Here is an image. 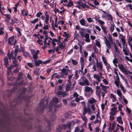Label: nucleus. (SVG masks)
Instances as JSON below:
<instances>
[{
    "label": "nucleus",
    "instance_id": "nucleus-39",
    "mask_svg": "<svg viewBox=\"0 0 132 132\" xmlns=\"http://www.w3.org/2000/svg\"><path fill=\"white\" fill-rule=\"evenodd\" d=\"M100 86L102 87L101 89H107L108 87V86H106L103 85L101 83L100 84Z\"/></svg>",
    "mask_w": 132,
    "mask_h": 132
},
{
    "label": "nucleus",
    "instance_id": "nucleus-59",
    "mask_svg": "<svg viewBox=\"0 0 132 132\" xmlns=\"http://www.w3.org/2000/svg\"><path fill=\"white\" fill-rule=\"evenodd\" d=\"M39 69H37L35 70V73L36 75H38V74Z\"/></svg>",
    "mask_w": 132,
    "mask_h": 132
},
{
    "label": "nucleus",
    "instance_id": "nucleus-45",
    "mask_svg": "<svg viewBox=\"0 0 132 132\" xmlns=\"http://www.w3.org/2000/svg\"><path fill=\"white\" fill-rule=\"evenodd\" d=\"M38 20V19H36L34 20L33 21H31V22L33 24L37 22Z\"/></svg>",
    "mask_w": 132,
    "mask_h": 132
},
{
    "label": "nucleus",
    "instance_id": "nucleus-57",
    "mask_svg": "<svg viewBox=\"0 0 132 132\" xmlns=\"http://www.w3.org/2000/svg\"><path fill=\"white\" fill-rule=\"evenodd\" d=\"M117 109V108L116 107H114L113 108H112L111 110L112 111L111 112L116 111V110Z\"/></svg>",
    "mask_w": 132,
    "mask_h": 132
},
{
    "label": "nucleus",
    "instance_id": "nucleus-44",
    "mask_svg": "<svg viewBox=\"0 0 132 132\" xmlns=\"http://www.w3.org/2000/svg\"><path fill=\"white\" fill-rule=\"evenodd\" d=\"M80 60V62L81 65H84V61L83 58H82V57H81Z\"/></svg>",
    "mask_w": 132,
    "mask_h": 132
},
{
    "label": "nucleus",
    "instance_id": "nucleus-7",
    "mask_svg": "<svg viewBox=\"0 0 132 132\" xmlns=\"http://www.w3.org/2000/svg\"><path fill=\"white\" fill-rule=\"evenodd\" d=\"M58 101V99L57 98H54L50 104L49 108L51 109V106H52V105L54 104V103H56Z\"/></svg>",
    "mask_w": 132,
    "mask_h": 132
},
{
    "label": "nucleus",
    "instance_id": "nucleus-56",
    "mask_svg": "<svg viewBox=\"0 0 132 132\" xmlns=\"http://www.w3.org/2000/svg\"><path fill=\"white\" fill-rule=\"evenodd\" d=\"M103 81L106 85H108V81L106 79H103Z\"/></svg>",
    "mask_w": 132,
    "mask_h": 132
},
{
    "label": "nucleus",
    "instance_id": "nucleus-25",
    "mask_svg": "<svg viewBox=\"0 0 132 132\" xmlns=\"http://www.w3.org/2000/svg\"><path fill=\"white\" fill-rule=\"evenodd\" d=\"M68 0H61V3L64 6H66L67 5Z\"/></svg>",
    "mask_w": 132,
    "mask_h": 132
},
{
    "label": "nucleus",
    "instance_id": "nucleus-51",
    "mask_svg": "<svg viewBox=\"0 0 132 132\" xmlns=\"http://www.w3.org/2000/svg\"><path fill=\"white\" fill-rule=\"evenodd\" d=\"M113 62L114 64H116L118 62V61L117 59L116 58H115L113 61Z\"/></svg>",
    "mask_w": 132,
    "mask_h": 132
},
{
    "label": "nucleus",
    "instance_id": "nucleus-36",
    "mask_svg": "<svg viewBox=\"0 0 132 132\" xmlns=\"http://www.w3.org/2000/svg\"><path fill=\"white\" fill-rule=\"evenodd\" d=\"M102 59L103 61L104 62V63L105 66H106L107 65V61L106 60V59L104 56H102Z\"/></svg>",
    "mask_w": 132,
    "mask_h": 132
},
{
    "label": "nucleus",
    "instance_id": "nucleus-1",
    "mask_svg": "<svg viewBox=\"0 0 132 132\" xmlns=\"http://www.w3.org/2000/svg\"><path fill=\"white\" fill-rule=\"evenodd\" d=\"M18 52H15V51L13 54V52L12 51L11 52V54H8V55L9 57V59L10 60L11 58L12 59V60H13V65H11V67H10L9 68V69H10V68L12 67H12H15L18 66V65L16 63V61L15 59V57H16L17 55V53Z\"/></svg>",
    "mask_w": 132,
    "mask_h": 132
},
{
    "label": "nucleus",
    "instance_id": "nucleus-35",
    "mask_svg": "<svg viewBox=\"0 0 132 132\" xmlns=\"http://www.w3.org/2000/svg\"><path fill=\"white\" fill-rule=\"evenodd\" d=\"M100 86H97L96 88L95 89L96 90V93H97L98 94H99V93H98L99 91V90L101 89H100Z\"/></svg>",
    "mask_w": 132,
    "mask_h": 132
},
{
    "label": "nucleus",
    "instance_id": "nucleus-31",
    "mask_svg": "<svg viewBox=\"0 0 132 132\" xmlns=\"http://www.w3.org/2000/svg\"><path fill=\"white\" fill-rule=\"evenodd\" d=\"M81 24L82 26H85L86 24V21L83 19H82L80 21Z\"/></svg>",
    "mask_w": 132,
    "mask_h": 132
},
{
    "label": "nucleus",
    "instance_id": "nucleus-20",
    "mask_svg": "<svg viewBox=\"0 0 132 132\" xmlns=\"http://www.w3.org/2000/svg\"><path fill=\"white\" fill-rule=\"evenodd\" d=\"M35 64L36 66H38L40 64L43 63V62L41 60H35Z\"/></svg>",
    "mask_w": 132,
    "mask_h": 132
},
{
    "label": "nucleus",
    "instance_id": "nucleus-53",
    "mask_svg": "<svg viewBox=\"0 0 132 132\" xmlns=\"http://www.w3.org/2000/svg\"><path fill=\"white\" fill-rule=\"evenodd\" d=\"M98 21V22L101 25H103L104 24V22L103 21H102V20H99Z\"/></svg>",
    "mask_w": 132,
    "mask_h": 132
},
{
    "label": "nucleus",
    "instance_id": "nucleus-16",
    "mask_svg": "<svg viewBox=\"0 0 132 132\" xmlns=\"http://www.w3.org/2000/svg\"><path fill=\"white\" fill-rule=\"evenodd\" d=\"M57 95L59 96H64L66 95V94L65 92H59L57 93Z\"/></svg>",
    "mask_w": 132,
    "mask_h": 132
},
{
    "label": "nucleus",
    "instance_id": "nucleus-15",
    "mask_svg": "<svg viewBox=\"0 0 132 132\" xmlns=\"http://www.w3.org/2000/svg\"><path fill=\"white\" fill-rule=\"evenodd\" d=\"M4 62L5 63V66L6 67H7V66L8 65V58L7 57L5 58L4 59ZM11 67V66H10V67ZM7 67V68L8 69V70H9L10 69H12V68H13V67H12V68H11L12 67H11V68H10L11 69H9L8 68H9L10 67Z\"/></svg>",
    "mask_w": 132,
    "mask_h": 132
},
{
    "label": "nucleus",
    "instance_id": "nucleus-6",
    "mask_svg": "<svg viewBox=\"0 0 132 132\" xmlns=\"http://www.w3.org/2000/svg\"><path fill=\"white\" fill-rule=\"evenodd\" d=\"M104 38L105 39V43L106 44V46L107 48L109 49H110L111 48V45L110 43L109 42V41L107 39L106 37H104Z\"/></svg>",
    "mask_w": 132,
    "mask_h": 132
},
{
    "label": "nucleus",
    "instance_id": "nucleus-43",
    "mask_svg": "<svg viewBox=\"0 0 132 132\" xmlns=\"http://www.w3.org/2000/svg\"><path fill=\"white\" fill-rule=\"evenodd\" d=\"M47 41L48 42L47 43H46V46H44V47H43V49H45V47H46L47 46H49L50 45L51 40H48Z\"/></svg>",
    "mask_w": 132,
    "mask_h": 132
},
{
    "label": "nucleus",
    "instance_id": "nucleus-26",
    "mask_svg": "<svg viewBox=\"0 0 132 132\" xmlns=\"http://www.w3.org/2000/svg\"><path fill=\"white\" fill-rule=\"evenodd\" d=\"M116 26L113 23V24H111L110 25V30L111 32H113L114 30V27Z\"/></svg>",
    "mask_w": 132,
    "mask_h": 132
},
{
    "label": "nucleus",
    "instance_id": "nucleus-33",
    "mask_svg": "<svg viewBox=\"0 0 132 132\" xmlns=\"http://www.w3.org/2000/svg\"><path fill=\"white\" fill-rule=\"evenodd\" d=\"M73 5V2L72 1H70L68 3H67V5H66V6L68 7H70Z\"/></svg>",
    "mask_w": 132,
    "mask_h": 132
},
{
    "label": "nucleus",
    "instance_id": "nucleus-8",
    "mask_svg": "<svg viewBox=\"0 0 132 132\" xmlns=\"http://www.w3.org/2000/svg\"><path fill=\"white\" fill-rule=\"evenodd\" d=\"M127 49V46L123 47V51L124 52V54L126 55H129V51L128 49Z\"/></svg>",
    "mask_w": 132,
    "mask_h": 132
},
{
    "label": "nucleus",
    "instance_id": "nucleus-24",
    "mask_svg": "<svg viewBox=\"0 0 132 132\" xmlns=\"http://www.w3.org/2000/svg\"><path fill=\"white\" fill-rule=\"evenodd\" d=\"M85 37L86 38V41L87 42H89L90 41V39H89V35L88 34H86L85 35Z\"/></svg>",
    "mask_w": 132,
    "mask_h": 132
},
{
    "label": "nucleus",
    "instance_id": "nucleus-13",
    "mask_svg": "<svg viewBox=\"0 0 132 132\" xmlns=\"http://www.w3.org/2000/svg\"><path fill=\"white\" fill-rule=\"evenodd\" d=\"M116 121H118L119 124H122L123 123L122 120V118L121 116H119L118 117H117Z\"/></svg>",
    "mask_w": 132,
    "mask_h": 132
},
{
    "label": "nucleus",
    "instance_id": "nucleus-37",
    "mask_svg": "<svg viewBox=\"0 0 132 132\" xmlns=\"http://www.w3.org/2000/svg\"><path fill=\"white\" fill-rule=\"evenodd\" d=\"M90 90V88L89 87H85V90L86 91L85 94H87V92H89Z\"/></svg>",
    "mask_w": 132,
    "mask_h": 132
},
{
    "label": "nucleus",
    "instance_id": "nucleus-40",
    "mask_svg": "<svg viewBox=\"0 0 132 132\" xmlns=\"http://www.w3.org/2000/svg\"><path fill=\"white\" fill-rule=\"evenodd\" d=\"M52 78L54 77L56 78H59L60 77V76H59L58 74L57 73H54L52 75Z\"/></svg>",
    "mask_w": 132,
    "mask_h": 132
},
{
    "label": "nucleus",
    "instance_id": "nucleus-19",
    "mask_svg": "<svg viewBox=\"0 0 132 132\" xmlns=\"http://www.w3.org/2000/svg\"><path fill=\"white\" fill-rule=\"evenodd\" d=\"M71 85V83L70 80H68V82L66 87V89L67 90H68Z\"/></svg>",
    "mask_w": 132,
    "mask_h": 132
},
{
    "label": "nucleus",
    "instance_id": "nucleus-55",
    "mask_svg": "<svg viewBox=\"0 0 132 132\" xmlns=\"http://www.w3.org/2000/svg\"><path fill=\"white\" fill-rule=\"evenodd\" d=\"M122 107H123V106L121 104H119V106H118V108L119 110V111H122V110L121 109V108H122Z\"/></svg>",
    "mask_w": 132,
    "mask_h": 132
},
{
    "label": "nucleus",
    "instance_id": "nucleus-62",
    "mask_svg": "<svg viewBox=\"0 0 132 132\" xmlns=\"http://www.w3.org/2000/svg\"><path fill=\"white\" fill-rule=\"evenodd\" d=\"M96 100L93 98H91V104H93L95 102Z\"/></svg>",
    "mask_w": 132,
    "mask_h": 132
},
{
    "label": "nucleus",
    "instance_id": "nucleus-58",
    "mask_svg": "<svg viewBox=\"0 0 132 132\" xmlns=\"http://www.w3.org/2000/svg\"><path fill=\"white\" fill-rule=\"evenodd\" d=\"M117 112V111H115L114 112H110V114L111 115L114 116L116 115Z\"/></svg>",
    "mask_w": 132,
    "mask_h": 132
},
{
    "label": "nucleus",
    "instance_id": "nucleus-61",
    "mask_svg": "<svg viewBox=\"0 0 132 132\" xmlns=\"http://www.w3.org/2000/svg\"><path fill=\"white\" fill-rule=\"evenodd\" d=\"M63 36H64L65 37L67 38L68 37H69L68 34L66 32H64V34L63 35Z\"/></svg>",
    "mask_w": 132,
    "mask_h": 132
},
{
    "label": "nucleus",
    "instance_id": "nucleus-9",
    "mask_svg": "<svg viewBox=\"0 0 132 132\" xmlns=\"http://www.w3.org/2000/svg\"><path fill=\"white\" fill-rule=\"evenodd\" d=\"M45 23L46 24H48V20L49 19V16L48 15L47 12V11H46L45 12Z\"/></svg>",
    "mask_w": 132,
    "mask_h": 132
},
{
    "label": "nucleus",
    "instance_id": "nucleus-10",
    "mask_svg": "<svg viewBox=\"0 0 132 132\" xmlns=\"http://www.w3.org/2000/svg\"><path fill=\"white\" fill-rule=\"evenodd\" d=\"M97 67L98 69H99L98 70L99 71L100 70L101 71H102L103 66L101 62H100L99 63L97 62Z\"/></svg>",
    "mask_w": 132,
    "mask_h": 132
},
{
    "label": "nucleus",
    "instance_id": "nucleus-30",
    "mask_svg": "<svg viewBox=\"0 0 132 132\" xmlns=\"http://www.w3.org/2000/svg\"><path fill=\"white\" fill-rule=\"evenodd\" d=\"M21 14L23 16H26L28 14V13L24 10L21 11Z\"/></svg>",
    "mask_w": 132,
    "mask_h": 132
},
{
    "label": "nucleus",
    "instance_id": "nucleus-38",
    "mask_svg": "<svg viewBox=\"0 0 132 132\" xmlns=\"http://www.w3.org/2000/svg\"><path fill=\"white\" fill-rule=\"evenodd\" d=\"M101 27L104 33L106 34L107 33V31L106 30V28L103 26H101Z\"/></svg>",
    "mask_w": 132,
    "mask_h": 132
},
{
    "label": "nucleus",
    "instance_id": "nucleus-4",
    "mask_svg": "<svg viewBox=\"0 0 132 132\" xmlns=\"http://www.w3.org/2000/svg\"><path fill=\"white\" fill-rule=\"evenodd\" d=\"M118 67L121 71L124 73L125 74L128 75V72L123 65L121 64H119Z\"/></svg>",
    "mask_w": 132,
    "mask_h": 132
},
{
    "label": "nucleus",
    "instance_id": "nucleus-11",
    "mask_svg": "<svg viewBox=\"0 0 132 132\" xmlns=\"http://www.w3.org/2000/svg\"><path fill=\"white\" fill-rule=\"evenodd\" d=\"M101 11L103 13H104L106 14L107 15L106 17H109L110 18V20H112L113 19V17L111 14H108L106 12L103 11L102 10V9L101 10Z\"/></svg>",
    "mask_w": 132,
    "mask_h": 132
},
{
    "label": "nucleus",
    "instance_id": "nucleus-42",
    "mask_svg": "<svg viewBox=\"0 0 132 132\" xmlns=\"http://www.w3.org/2000/svg\"><path fill=\"white\" fill-rule=\"evenodd\" d=\"M38 43L41 45H43V43L42 42V40L40 39H38L37 40Z\"/></svg>",
    "mask_w": 132,
    "mask_h": 132
},
{
    "label": "nucleus",
    "instance_id": "nucleus-22",
    "mask_svg": "<svg viewBox=\"0 0 132 132\" xmlns=\"http://www.w3.org/2000/svg\"><path fill=\"white\" fill-rule=\"evenodd\" d=\"M113 45H114V48L117 54H119L120 53V51H119L118 49L117 48L116 45V44L115 42H114L113 43Z\"/></svg>",
    "mask_w": 132,
    "mask_h": 132
},
{
    "label": "nucleus",
    "instance_id": "nucleus-5",
    "mask_svg": "<svg viewBox=\"0 0 132 132\" xmlns=\"http://www.w3.org/2000/svg\"><path fill=\"white\" fill-rule=\"evenodd\" d=\"M74 124V122L72 121L71 122H69L68 123L67 126L65 125H63L62 126L63 128L66 129L67 128H70L72 124Z\"/></svg>",
    "mask_w": 132,
    "mask_h": 132
},
{
    "label": "nucleus",
    "instance_id": "nucleus-29",
    "mask_svg": "<svg viewBox=\"0 0 132 132\" xmlns=\"http://www.w3.org/2000/svg\"><path fill=\"white\" fill-rule=\"evenodd\" d=\"M45 23H45L44 24V26L43 27V28L45 30H47L50 28V26L48 24L46 25Z\"/></svg>",
    "mask_w": 132,
    "mask_h": 132
},
{
    "label": "nucleus",
    "instance_id": "nucleus-49",
    "mask_svg": "<svg viewBox=\"0 0 132 132\" xmlns=\"http://www.w3.org/2000/svg\"><path fill=\"white\" fill-rule=\"evenodd\" d=\"M117 93L118 95L119 96L121 97V96L122 95V93L119 90H117Z\"/></svg>",
    "mask_w": 132,
    "mask_h": 132
},
{
    "label": "nucleus",
    "instance_id": "nucleus-64",
    "mask_svg": "<svg viewBox=\"0 0 132 132\" xmlns=\"http://www.w3.org/2000/svg\"><path fill=\"white\" fill-rule=\"evenodd\" d=\"M126 6L129 7L130 9L131 10H132V4L131 5V4H129L128 5H126Z\"/></svg>",
    "mask_w": 132,
    "mask_h": 132
},
{
    "label": "nucleus",
    "instance_id": "nucleus-54",
    "mask_svg": "<svg viewBox=\"0 0 132 132\" xmlns=\"http://www.w3.org/2000/svg\"><path fill=\"white\" fill-rule=\"evenodd\" d=\"M110 120L111 121H113L114 119V117L113 116L111 115L110 114Z\"/></svg>",
    "mask_w": 132,
    "mask_h": 132
},
{
    "label": "nucleus",
    "instance_id": "nucleus-63",
    "mask_svg": "<svg viewBox=\"0 0 132 132\" xmlns=\"http://www.w3.org/2000/svg\"><path fill=\"white\" fill-rule=\"evenodd\" d=\"M102 110V111L104 110L105 108L104 105V104L102 103L101 105Z\"/></svg>",
    "mask_w": 132,
    "mask_h": 132
},
{
    "label": "nucleus",
    "instance_id": "nucleus-14",
    "mask_svg": "<svg viewBox=\"0 0 132 132\" xmlns=\"http://www.w3.org/2000/svg\"><path fill=\"white\" fill-rule=\"evenodd\" d=\"M5 16V21L6 22H8L10 20V15L8 14H4V15Z\"/></svg>",
    "mask_w": 132,
    "mask_h": 132
},
{
    "label": "nucleus",
    "instance_id": "nucleus-28",
    "mask_svg": "<svg viewBox=\"0 0 132 132\" xmlns=\"http://www.w3.org/2000/svg\"><path fill=\"white\" fill-rule=\"evenodd\" d=\"M62 75H66L68 74L67 70L64 68H63L62 69Z\"/></svg>",
    "mask_w": 132,
    "mask_h": 132
},
{
    "label": "nucleus",
    "instance_id": "nucleus-21",
    "mask_svg": "<svg viewBox=\"0 0 132 132\" xmlns=\"http://www.w3.org/2000/svg\"><path fill=\"white\" fill-rule=\"evenodd\" d=\"M84 2L85 3H83L81 1H78L77 2V3L78 4L81 6L85 8L86 6L85 4V1Z\"/></svg>",
    "mask_w": 132,
    "mask_h": 132
},
{
    "label": "nucleus",
    "instance_id": "nucleus-23",
    "mask_svg": "<svg viewBox=\"0 0 132 132\" xmlns=\"http://www.w3.org/2000/svg\"><path fill=\"white\" fill-rule=\"evenodd\" d=\"M44 40V46H46V40L48 39L49 37L47 35H45Z\"/></svg>",
    "mask_w": 132,
    "mask_h": 132
},
{
    "label": "nucleus",
    "instance_id": "nucleus-12",
    "mask_svg": "<svg viewBox=\"0 0 132 132\" xmlns=\"http://www.w3.org/2000/svg\"><path fill=\"white\" fill-rule=\"evenodd\" d=\"M14 37L12 36L9 39V44H14L15 42L14 41Z\"/></svg>",
    "mask_w": 132,
    "mask_h": 132
},
{
    "label": "nucleus",
    "instance_id": "nucleus-3",
    "mask_svg": "<svg viewBox=\"0 0 132 132\" xmlns=\"http://www.w3.org/2000/svg\"><path fill=\"white\" fill-rule=\"evenodd\" d=\"M31 54L33 55V57L34 59L36 60L38 58L37 55L39 53V51L38 50L35 51L34 50H31Z\"/></svg>",
    "mask_w": 132,
    "mask_h": 132
},
{
    "label": "nucleus",
    "instance_id": "nucleus-46",
    "mask_svg": "<svg viewBox=\"0 0 132 132\" xmlns=\"http://www.w3.org/2000/svg\"><path fill=\"white\" fill-rule=\"evenodd\" d=\"M58 23L59 24H60L61 25H64V21H63L59 20L58 21Z\"/></svg>",
    "mask_w": 132,
    "mask_h": 132
},
{
    "label": "nucleus",
    "instance_id": "nucleus-32",
    "mask_svg": "<svg viewBox=\"0 0 132 132\" xmlns=\"http://www.w3.org/2000/svg\"><path fill=\"white\" fill-rule=\"evenodd\" d=\"M121 40L122 43L123 45L124 46H127V44H126L125 38H121Z\"/></svg>",
    "mask_w": 132,
    "mask_h": 132
},
{
    "label": "nucleus",
    "instance_id": "nucleus-34",
    "mask_svg": "<svg viewBox=\"0 0 132 132\" xmlns=\"http://www.w3.org/2000/svg\"><path fill=\"white\" fill-rule=\"evenodd\" d=\"M116 126V122L115 121H114L112 123L111 127V130H113Z\"/></svg>",
    "mask_w": 132,
    "mask_h": 132
},
{
    "label": "nucleus",
    "instance_id": "nucleus-18",
    "mask_svg": "<svg viewBox=\"0 0 132 132\" xmlns=\"http://www.w3.org/2000/svg\"><path fill=\"white\" fill-rule=\"evenodd\" d=\"M58 41L57 40L56 38H53L52 41V43L53 45V48H55V46L56 45V42Z\"/></svg>",
    "mask_w": 132,
    "mask_h": 132
},
{
    "label": "nucleus",
    "instance_id": "nucleus-47",
    "mask_svg": "<svg viewBox=\"0 0 132 132\" xmlns=\"http://www.w3.org/2000/svg\"><path fill=\"white\" fill-rule=\"evenodd\" d=\"M23 54L25 57H28L29 56V54L27 52H23Z\"/></svg>",
    "mask_w": 132,
    "mask_h": 132
},
{
    "label": "nucleus",
    "instance_id": "nucleus-2",
    "mask_svg": "<svg viewBox=\"0 0 132 132\" xmlns=\"http://www.w3.org/2000/svg\"><path fill=\"white\" fill-rule=\"evenodd\" d=\"M80 82L79 83L80 85L84 86L85 85H88L89 83L86 78L84 77H82L80 79Z\"/></svg>",
    "mask_w": 132,
    "mask_h": 132
},
{
    "label": "nucleus",
    "instance_id": "nucleus-50",
    "mask_svg": "<svg viewBox=\"0 0 132 132\" xmlns=\"http://www.w3.org/2000/svg\"><path fill=\"white\" fill-rule=\"evenodd\" d=\"M114 84L117 87H119V81H114Z\"/></svg>",
    "mask_w": 132,
    "mask_h": 132
},
{
    "label": "nucleus",
    "instance_id": "nucleus-60",
    "mask_svg": "<svg viewBox=\"0 0 132 132\" xmlns=\"http://www.w3.org/2000/svg\"><path fill=\"white\" fill-rule=\"evenodd\" d=\"M42 14V13H41L40 12H39L37 14L36 16L37 17H39Z\"/></svg>",
    "mask_w": 132,
    "mask_h": 132
},
{
    "label": "nucleus",
    "instance_id": "nucleus-27",
    "mask_svg": "<svg viewBox=\"0 0 132 132\" xmlns=\"http://www.w3.org/2000/svg\"><path fill=\"white\" fill-rule=\"evenodd\" d=\"M58 42L59 45L60 47V48L62 49L64 48L65 46V45H63L60 42L59 40Z\"/></svg>",
    "mask_w": 132,
    "mask_h": 132
},
{
    "label": "nucleus",
    "instance_id": "nucleus-52",
    "mask_svg": "<svg viewBox=\"0 0 132 132\" xmlns=\"http://www.w3.org/2000/svg\"><path fill=\"white\" fill-rule=\"evenodd\" d=\"M110 97L111 98H113L115 100H116V97L114 95L112 94H110Z\"/></svg>",
    "mask_w": 132,
    "mask_h": 132
},
{
    "label": "nucleus",
    "instance_id": "nucleus-48",
    "mask_svg": "<svg viewBox=\"0 0 132 132\" xmlns=\"http://www.w3.org/2000/svg\"><path fill=\"white\" fill-rule=\"evenodd\" d=\"M71 61L73 64L76 65L77 64V61L74 60L73 59L71 60Z\"/></svg>",
    "mask_w": 132,
    "mask_h": 132
},
{
    "label": "nucleus",
    "instance_id": "nucleus-17",
    "mask_svg": "<svg viewBox=\"0 0 132 132\" xmlns=\"http://www.w3.org/2000/svg\"><path fill=\"white\" fill-rule=\"evenodd\" d=\"M99 93V94H98L97 93H96V94L97 95H98L100 96V94H101L102 96L103 97V98H104V97L105 94L106 93H105V92L102 90V89H100L99 90V91L98 92Z\"/></svg>",
    "mask_w": 132,
    "mask_h": 132
},
{
    "label": "nucleus",
    "instance_id": "nucleus-41",
    "mask_svg": "<svg viewBox=\"0 0 132 132\" xmlns=\"http://www.w3.org/2000/svg\"><path fill=\"white\" fill-rule=\"evenodd\" d=\"M61 9V10L60 11V14L63 13L65 11V9L63 7H62L60 8Z\"/></svg>",
    "mask_w": 132,
    "mask_h": 132
}]
</instances>
